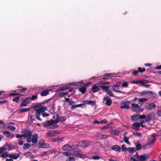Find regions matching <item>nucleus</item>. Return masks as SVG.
I'll return each mask as SVG.
<instances>
[{"instance_id":"4c0bfd02","label":"nucleus","mask_w":161,"mask_h":161,"mask_svg":"<svg viewBox=\"0 0 161 161\" xmlns=\"http://www.w3.org/2000/svg\"><path fill=\"white\" fill-rule=\"evenodd\" d=\"M20 98L19 96L15 97L13 99V101L17 103H18L19 102V99Z\"/></svg>"},{"instance_id":"4be33fe9","label":"nucleus","mask_w":161,"mask_h":161,"mask_svg":"<svg viewBox=\"0 0 161 161\" xmlns=\"http://www.w3.org/2000/svg\"><path fill=\"white\" fill-rule=\"evenodd\" d=\"M111 149L115 151L119 152L121 150V148L118 145H115L112 147Z\"/></svg>"},{"instance_id":"39448f33","label":"nucleus","mask_w":161,"mask_h":161,"mask_svg":"<svg viewBox=\"0 0 161 161\" xmlns=\"http://www.w3.org/2000/svg\"><path fill=\"white\" fill-rule=\"evenodd\" d=\"M74 147V145H70L69 144H67L64 145L62 147V148L65 151H69L72 149Z\"/></svg>"},{"instance_id":"ea45409f","label":"nucleus","mask_w":161,"mask_h":161,"mask_svg":"<svg viewBox=\"0 0 161 161\" xmlns=\"http://www.w3.org/2000/svg\"><path fill=\"white\" fill-rule=\"evenodd\" d=\"M156 140V139L155 137H154L151 139L149 140L148 143L150 145L151 144L153 143Z\"/></svg>"},{"instance_id":"b1692460","label":"nucleus","mask_w":161,"mask_h":161,"mask_svg":"<svg viewBox=\"0 0 161 161\" xmlns=\"http://www.w3.org/2000/svg\"><path fill=\"white\" fill-rule=\"evenodd\" d=\"M17 88H19L17 91H19L21 92H24L27 90V88L26 87H24L20 86H17Z\"/></svg>"},{"instance_id":"f8f14e48","label":"nucleus","mask_w":161,"mask_h":161,"mask_svg":"<svg viewBox=\"0 0 161 161\" xmlns=\"http://www.w3.org/2000/svg\"><path fill=\"white\" fill-rule=\"evenodd\" d=\"M86 104H89L92 106H95L96 104V102L95 101H88L85 100L82 102Z\"/></svg>"},{"instance_id":"72a5a7b5","label":"nucleus","mask_w":161,"mask_h":161,"mask_svg":"<svg viewBox=\"0 0 161 161\" xmlns=\"http://www.w3.org/2000/svg\"><path fill=\"white\" fill-rule=\"evenodd\" d=\"M147 100V99L145 98H139L138 99V103H141L146 102Z\"/></svg>"},{"instance_id":"79ce46f5","label":"nucleus","mask_w":161,"mask_h":161,"mask_svg":"<svg viewBox=\"0 0 161 161\" xmlns=\"http://www.w3.org/2000/svg\"><path fill=\"white\" fill-rule=\"evenodd\" d=\"M31 146L29 143L25 144L23 146V148L24 149H27Z\"/></svg>"},{"instance_id":"774afa93","label":"nucleus","mask_w":161,"mask_h":161,"mask_svg":"<svg viewBox=\"0 0 161 161\" xmlns=\"http://www.w3.org/2000/svg\"><path fill=\"white\" fill-rule=\"evenodd\" d=\"M128 85V83L126 82H124L122 84V86H123L124 87H126Z\"/></svg>"},{"instance_id":"f704fd0d","label":"nucleus","mask_w":161,"mask_h":161,"mask_svg":"<svg viewBox=\"0 0 161 161\" xmlns=\"http://www.w3.org/2000/svg\"><path fill=\"white\" fill-rule=\"evenodd\" d=\"M99 84L106 85L110 83L109 82H105L103 81L100 80L98 82Z\"/></svg>"},{"instance_id":"e2e57ef3","label":"nucleus","mask_w":161,"mask_h":161,"mask_svg":"<svg viewBox=\"0 0 161 161\" xmlns=\"http://www.w3.org/2000/svg\"><path fill=\"white\" fill-rule=\"evenodd\" d=\"M49 115V114H47L44 111V112H42V116L44 117H46L47 116H48Z\"/></svg>"},{"instance_id":"dca6fc26","label":"nucleus","mask_w":161,"mask_h":161,"mask_svg":"<svg viewBox=\"0 0 161 161\" xmlns=\"http://www.w3.org/2000/svg\"><path fill=\"white\" fill-rule=\"evenodd\" d=\"M150 157L148 155H142L140 156V157L139 158V161H145L148 159Z\"/></svg>"},{"instance_id":"052dcab7","label":"nucleus","mask_w":161,"mask_h":161,"mask_svg":"<svg viewBox=\"0 0 161 161\" xmlns=\"http://www.w3.org/2000/svg\"><path fill=\"white\" fill-rule=\"evenodd\" d=\"M37 98V95H33L32 96V97L31 98V99L32 100H35Z\"/></svg>"},{"instance_id":"9b49d317","label":"nucleus","mask_w":161,"mask_h":161,"mask_svg":"<svg viewBox=\"0 0 161 161\" xmlns=\"http://www.w3.org/2000/svg\"><path fill=\"white\" fill-rule=\"evenodd\" d=\"M99 86H97L96 84L93 85L92 89V91L93 92H98L100 90Z\"/></svg>"},{"instance_id":"6ab92c4d","label":"nucleus","mask_w":161,"mask_h":161,"mask_svg":"<svg viewBox=\"0 0 161 161\" xmlns=\"http://www.w3.org/2000/svg\"><path fill=\"white\" fill-rule=\"evenodd\" d=\"M54 121L53 120H47L46 121V123H44L43 125V126L45 127H47L52 125L53 124V122Z\"/></svg>"},{"instance_id":"c9c22d12","label":"nucleus","mask_w":161,"mask_h":161,"mask_svg":"<svg viewBox=\"0 0 161 161\" xmlns=\"http://www.w3.org/2000/svg\"><path fill=\"white\" fill-rule=\"evenodd\" d=\"M20 153L19 152V153L15 154L13 155V158L14 159H17L20 155Z\"/></svg>"},{"instance_id":"de8ad7c7","label":"nucleus","mask_w":161,"mask_h":161,"mask_svg":"<svg viewBox=\"0 0 161 161\" xmlns=\"http://www.w3.org/2000/svg\"><path fill=\"white\" fill-rule=\"evenodd\" d=\"M145 69L144 68L142 69L141 67H139L138 68V72L139 73H142L144 72L145 71Z\"/></svg>"},{"instance_id":"338daca9","label":"nucleus","mask_w":161,"mask_h":161,"mask_svg":"<svg viewBox=\"0 0 161 161\" xmlns=\"http://www.w3.org/2000/svg\"><path fill=\"white\" fill-rule=\"evenodd\" d=\"M75 160L74 158V157H69V160H67L66 161H75Z\"/></svg>"},{"instance_id":"603ef678","label":"nucleus","mask_w":161,"mask_h":161,"mask_svg":"<svg viewBox=\"0 0 161 161\" xmlns=\"http://www.w3.org/2000/svg\"><path fill=\"white\" fill-rule=\"evenodd\" d=\"M48 153L47 151L42 152L41 153L40 156L43 157L46 155Z\"/></svg>"},{"instance_id":"0eeeda50","label":"nucleus","mask_w":161,"mask_h":161,"mask_svg":"<svg viewBox=\"0 0 161 161\" xmlns=\"http://www.w3.org/2000/svg\"><path fill=\"white\" fill-rule=\"evenodd\" d=\"M58 132L57 130H53L52 131H49L47 133L48 136H56Z\"/></svg>"},{"instance_id":"aec40b11","label":"nucleus","mask_w":161,"mask_h":161,"mask_svg":"<svg viewBox=\"0 0 161 161\" xmlns=\"http://www.w3.org/2000/svg\"><path fill=\"white\" fill-rule=\"evenodd\" d=\"M42 112H43L41 111H36L35 114L36 119L41 121H42V119L40 118V116L41 115V114H42Z\"/></svg>"},{"instance_id":"ddd939ff","label":"nucleus","mask_w":161,"mask_h":161,"mask_svg":"<svg viewBox=\"0 0 161 161\" xmlns=\"http://www.w3.org/2000/svg\"><path fill=\"white\" fill-rule=\"evenodd\" d=\"M83 85V86L82 87L80 88L79 89V91L81 92L82 94H84L85 93L86 90V87L89 84H84Z\"/></svg>"},{"instance_id":"cd10ccee","label":"nucleus","mask_w":161,"mask_h":161,"mask_svg":"<svg viewBox=\"0 0 161 161\" xmlns=\"http://www.w3.org/2000/svg\"><path fill=\"white\" fill-rule=\"evenodd\" d=\"M100 87L105 92H107L109 90V88L108 86H100Z\"/></svg>"},{"instance_id":"e433bc0d","label":"nucleus","mask_w":161,"mask_h":161,"mask_svg":"<svg viewBox=\"0 0 161 161\" xmlns=\"http://www.w3.org/2000/svg\"><path fill=\"white\" fill-rule=\"evenodd\" d=\"M130 107L129 105L127 104H125L123 105L120 106V108L122 109H128Z\"/></svg>"},{"instance_id":"20e7f679","label":"nucleus","mask_w":161,"mask_h":161,"mask_svg":"<svg viewBox=\"0 0 161 161\" xmlns=\"http://www.w3.org/2000/svg\"><path fill=\"white\" fill-rule=\"evenodd\" d=\"M103 102L105 101V104L108 106H111L112 102V100L108 96L104 97L103 99Z\"/></svg>"},{"instance_id":"9d476101","label":"nucleus","mask_w":161,"mask_h":161,"mask_svg":"<svg viewBox=\"0 0 161 161\" xmlns=\"http://www.w3.org/2000/svg\"><path fill=\"white\" fill-rule=\"evenodd\" d=\"M152 94L153 95V97H155V96H156V95L155 94V92H154L152 91H143L142 92H141V95H142L144 94Z\"/></svg>"},{"instance_id":"1a4fd4ad","label":"nucleus","mask_w":161,"mask_h":161,"mask_svg":"<svg viewBox=\"0 0 161 161\" xmlns=\"http://www.w3.org/2000/svg\"><path fill=\"white\" fill-rule=\"evenodd\" d=\"M119 87L118 85H114L113 87V90L119 93H120L123 94H125V92H122L119 90Z\"/></svg>"},{"instance_id":"bb28decb","label":"nucleus","mask_w":161,"mask_h":161,"mask_svg":"<svg viewBox=\"0 0 161 161\" xmlns=\"http://www.w3.org/2000/svg\"><path fill=\"white\" fill-rule=\"evenodd\" d=\"M49 90H45L43 91L41 93V95L42 96H47L49 94Z\"/></svg>"},{"instance_id":"5fc2aeb1","label":"nucleus","mask_w":161,"mask_h":161,"mask_svg":"<svg viewBox=\"0 0 161 161\" xmlns=\"http://www.w3.org/2000/svg\"><path fill=\"white\" fill-rule=\"evenodd\" d=\"M68 94V92H61L59 94V95L61 97H63V96L65 95H67Z\"/></svg>"},{"instance_id":"a18cd8bd","label":"nucleus","mask_w":161,"mask_h":161,"mask_svg":"<svg viewBox=\"0 0 161 161\" xmlns=\"http://www.w3.org/2000/svg\"><path fill=\"white\" fill-rule=\"evenodd\" d=\"M7 128L10 130H14L16 129V128L15 127L11 126L10 125H8Z\"/></svg>"},{"instance_id":"473e14b6","label":"nucleus","mask_w":161,"mask_h":161,"mask_svg":"<svg viewBox=\"0 0 161 161\" xmlns=\"http://www.w3.org/2000/svg\"><path fill=\"white\" fill-rule=\"evenodd\" d=\"M112 132L115 136H118L120 133L119 131L118 130H113Z\"/></svg>"},{"instance_id":"69168bd1","label":"nucleus","mask_w":161,"mask_h":161,"mask_svg":"<svg viewBox=\"0 0 161 161\" xmlns=\"http://www.w3.org/2000/svg\"><path fill=\"white\" fill-rule=\"evenodd\" d=\"M78 157L80 158H86L87 157V156L86 155H83V154H80L79 155V156Z\"/></svg>"},{"instance_id":"bf43d9fd","label":"nucleus","mask_w":161,"mask_h":161,"mask_svg":"<svg viewBox=\"0 0 161 161\" xmlns=\"http://www.w3.org/2000/svg\"><path fill=\"white\" fill-rule=\"evenodd\" d=\"M131 106L132 107L135 108H138L139 107V106L138 104L135 103H132L131 104Z\"/></svg>"},{"instance_id":"6e6d98bb","label":"nucleus","mask_w":161,"mask_h":161,"mask_svg":"<svg viewBox=\"0 0 161 161\" xmlns=\"http://www.w3.org/2000/svg\"><path fill=\"white\" fill-rule=\"evenodd\" d=\"M124 141L127 144H129L130 143V142L129 141L128 138L127 137H126L124 136Z\"/></svg>"},{"instance_id":"c03bdc74","label":"nucleus","mask_w":161,"mask_h":161,"mask_svg":"<svg viewBox=\"0 0 161 161\" xmlns=\"http://www.w3.org/2000/svg\"><path fill=\"white\" fill-rule=\"evenodd\" d=\"M150 147V145L147 143L143 146V148L144 149H146L149 148Z\"/></svg>"},{"instance_id":"864d4df0","label":"nucleus","mask_w":161,"mask_h":161,"mask_svg":"<svg viewBox=\"0 0 161 161\" xmlns=\"http://www.w3.org/2000/svg\"><path fill=\"white\" fill-rule=\"evenodd\" d=\"M24 100L25 101L27 104H28L30 103L31 102V100L30 98H26Z\"/></svg>"},{"instance_id":"a19ab883","label":"nucleus","mask_w":161,"mask_h":161,"mask_svg":"<svg viewBox=\"0 0 161 161\" xmlns=\"http://www.w3.org/2000/svg\"><path fill=\"white\" fill-rule=\"evenodd\" d=\"M128 149L129 152L130 153H132L136 151V149L135 147H129L128 148Z\"/></svg>"},{"instance_id":"4d7b16f0","label":"nucleus","mask_w":161,"mask_h":161,"mask_svg":"<svg viewBox=\"0 0 161 161\" xmlns=\"http://www.w3.org/2000/svg\"><path fill=\"white\" fill-rule=\"evenodd\" d=\"M91 158L94 160H98L100 158V156L96 155L92 156L91 157Z\"/></svg>"},{"instance_id":"f03ea898","label":"nucleus","mask_w":161,"mask_h":161,"mask_svg":"<svg viewBox=\"0 0 161 161\" xmlns=\"http://www.w3.org/2000/svg\"><path fill=\"white\" fill-rule=\"evenodd\" d=\"M34 108L36 111L44 112L47 111V108L46 107H43L41 104H39L37 105H35Z\"/></svg>"},{"instance_id":"7ed1b4c3","label":"nucleus","mask_w":161,"mask_h":161,"mask_svg":"<svg viewBox=\"0 0 161 161\" xmlns=\"http://www.w3.org/2000/svg\"><path fill=\"white\" fill-rule=\"evenodd\" d=\"M56 119L55 120V122L57 123H58L59 122H64L65 121L67 118L65 116H62L60 117L59 115L57 114L56 115Z\"/></svg>"},{"instance_id":"393cba45","label":"nucleus","mask_w":161,"mask_h":161,"mask_svg":"<svg viewBox=\"0 0 161 161\" xmlns=\"http://www.w3.org/2000/svg\"><path fill=\"white\" fill-rule=\"evenodd\" d=\"M69 86H71L72 85L75 86L76 85H83V84H84V83H83L82 81H80V82H78L77 84L75 82H72L69 83Z\"/></svg>"},{"instance_id":"6e6552de","label":"nucleus","mask_w":161,"mask_h":161,"mask_svg":"<svg viewBox=\"0 0 161 161\" xmlns=\"http://www.w3.org/2000/svg\"><path fill=\"white\" fill-rule=\"evenodd\" d=\"M133 128L136 130H138L140 126V123L138 122H136L132 124Z\"/></svg>"},{"instance_id":"7c9ffc66","label":"nucleus","mask_w":161,"mask_h":161,"mask_svg":"<svg viewBox=\"0 0 161 161\" xmlns=\"http://www.w3.org/2000/svg\"><path fill=\"white\" fill-rule=\"evenodd\" d=\"M8 153L7 152H4L3 153H1L0 154V157H3L4 158H7L8 157Z\"/></svg>"},{"instance_id":"423d86ee","label":"nucleus","mask_w":161,"mask_h":161,"mask_svg":"<svg viewBox=\"0 0 161 161\" xmlns=\"http://www.w3.org/2000/svg\"><path fill=\"white\" fill-rule=\"evenodd\" d=\"M112 75L111 73L107 74L105 73L104 75L101 76L100 80H107L110 79L111 77V75Z\"/></svg>"},{"instance_id":"680f3d73","label":"nucleus","mask_w":161,"mask_h":161,"mask_svg":"<svg viewBox=\"0 0 161 161\" xmlns=\"http://www.w3.org/2000/svg\"><path fill=\"white\" fill-rule=\"evenodd\" d=\"M60 139L59 137H56L51 139V140L53 142H56L57 141H59Z\"/></svg>"},{"instance_id":"a211bd4d","label":"nucleus","mask_w":161,"mask_h":161,"mask_svg":"<svg viewBox=\"0 0 161 161\" xmlns=\"http://www.w3.org/2000/svg\"><path fill=\"white\" fill-rule=\"evenodd\" d=\"M31 132L30 130H26L24 132V134L23 135L24 137H25V138L31 137Z\"/></svg>"},{"instance_id":"37998d69","label":"nucleus","mask_w":161,"mask_h":161,"mask_svg":"<svg viewBox=\"0 0 161 161\" xmlns=\"http://www.w3.org/2000/svg\"><path fill=\"white\" fill-rule=\"evenodd\" d=\"M136 150H139L140 149H141L142 148V146L141 144L140 143H138L136 145Z\"/></svg>"},{"instance_id":"49530a36","label":"nucleus","mask_w":161,"mask_h":161,"mask_svg":"<svg viewBox=\"0 0 161 161\" xmlns=\"http://www.w3.org/2000/svg\"><path fill=\"white\" fill-rule=\"evenodd\" d=\"M27 104V103H26L25 101L24 100L21 102V103L20 104V107H25V106H26Z\"/></svg>"},{"instance_id":"0e129e2a","label":"nucleus","mask_w":161,"mask_h":161,"mask_svg":"<svg viewBox=\"0 0 161 161\" xmlns=\"http://www.w3.org/2000/svg\"><path fill=\"white\" fill-rule=\"evenodd\" d=\"M69 86V84H65L63 86V87L65 90L68 89Z\"/></svg>"},{"instance_id":"3c124183","label":"nucleus","mask_w":161,"mask_h":161,"mask_svg":"<svg viewBox=\"0 0 161 161\" xmlns=\"http://www.w3.org/2000/svg\"><path fill=\"white\" fill-rule=\"evenodd\" d=\"M108 136V135H107L106 134H103V135H101V139H103L106 138H107Z\"/></svg>"},{"instance_id":"2eb2a0df","label":"nucleus","mask_w":161,"mask_h":161,"mask_svg":"<svg viewBox=\"0 0 161 161\" xmlns=\"http://www.w3.org/2000/svg\"><path fill=\"white\" fill-rule=\"evenodd\" d=\"M4 147H6L7 149L8 150H10L12 149H14L15 148V146L14 145L8 143H6L4 145Z\"/></svg>"},{"instance_id":"2f4dec72","label":"nucleus","mask_w":161,"mask_h":161,"mask_svg":"<svg viewBox=\"0 0 161 161\" xmlns=\"http://www.w3.org/2000/svg\"><path fill=\"white\" fill-rule=\"evenodd\" d=\"M30 110V108H23L21 110H19V113H23L24 112H27V111H29Z\"/></svg>"},{"instance_id":"4468645a","label":"nucleus","mask_w":161,"mask_h":161,"mask_svg":"<svg viewBox=\"0 0 161 161\" xmlns=\"http://www.w3.org/2000/svg\"><path fill=\"white\" fill-rule=\"evenodd\" d=\"M156 107V105L154 103H151L146 106V108L147 110H150L153 109Z\"/></svg>"},{"instance_id":"f3484780","label":"nucleus","mask_w":161,"mask_h":161,"mask_svg":"<svg viewBox=\"0 0 161 161\" xmlns=\"http://www.w3.org/2000/svg\"><path fill=\"white\" fill-rule=\"evenodd\" d=\"M33 138L31 140V142L33 143H36L38 141V134L35 133L33 135Z\"/></svg>"},{"instance_id":"5701e85b","label":"nucleus","mask_w":161,"mask_h":161,"mask_svg":"<svg viewBox=\"0 0 161 161\" xmlns=\"http://www.w3.org/2000/svg\"><path fill=\"white\" fill-rule=\"evenodd\" d=\"M23 155L26 158L29 157L30 158H32L33 157V155L30 152L25 153H24Z\"/></svg>"},{"instance_id":"8fccbe9b","label":"nucleus","mask_w":161,"mask_h":161,"mask_svg":"<svg viewBox=\"0 0 161 161\" xmlns=\"http://www.w3.org/2000/svg\"><path fill=\"white\" fill-rule=\"evenodd\" d=\"M138 73L139 72L138 70H134L132 71L131 73L133 75L136 76L138 75Z\"/></svg>"},{"instance_id":"412c9836","label":"nucleus","mask_w":161,"mask_h":161,"mask_svg":"<svg viewBox=\"0 0 161 161\" xmlns=\"http://www.w3.org/2000/svg\"><path fill=\"white\" fill-rule=\"evenodd\" d=\"M39 146L38 147H42V148H48L50 147V145L48 143H39Z\"/></svg>"},{"instance_id":"f257e3e1","label":"nucleus","mask_w":161,"mask_h":161,"mask_svg":"<svg viewBox=\"0 0 161 161\" xmlns=\"http://www.w3.org/2000/svg\"><path fill=\"white\" fill-rule=\"evenodd\" d=\"M93 142L90 141H81L80 142V146L83 148L89 146H91Z\"/></svg>"},{"instance_id":"09e8293b","label":"nucleus","mask_w":161,"mask_h":161,"mask_svg":"<svg viewBox=\"0 0 161 161\" xmlns=\"http://www.w3.org/2000/svg\"><path fill=\"white\" fill-rule=\"evenodd\" d=\"M107 94L109 96L114 97L113 92L111 90H108L107 91Z\"/></svg>"},{"instance_id":"c756f323","label":"nucleus","mask_w":161,"mask_h":161,"mask_svg":"<svg viewBox=\"0 0 161 161\" xmlns=\"http://www.w3.org/2000/svg\"><path fill=\"white\" fill-rule=\"evenodd\" d=\"M131 83L132 84H136V85H138L140 84H142V85H144V82L143 81H132Z\"/></svg>"},{"instance_id":"13d9d810","label":"nucleus","mask_w":161,"mask_h":161,"mask_svg":"<svg viewBox=\"0 0 161 161\" xmlns=\"http://www.w3.org/2000/svg\"><path fill=\"white\" fill-rule=\"evenodd\" d=\"M147 119L145 120V121L146 122H147L148 121L151 120L152 119V118L150 115H148L147 117Z\"/></svg>"},{"instance_id":"c85d7f7f","label":"nucleus","mask_w":161,"mask_h":161,"mask_svg":"<svg viewBox=\"0 0 161 161\" xmlns=\"http://www.w3.org/2000/svg\"><path fill=\"white\" fill-rule=\"evenodd\" d=\"M132 120L134 121H136L139 119L138 117V115H132L131 117Z\"/></svg>"},{"instance_id":"a878e982","label":"nucleus","mask_w":161,"mask_h":161,"mask_svg":"<svg viewBox=\"0 0 161 161\" xmlns=\"http://www.w3.org/2000/svg\"><path fill=\"white\" fill-rule=\"evenodd\" d=\"M54 121L53 122V124H52V126L49 127V128L53 129L57 128L58 127V125L57 124L58 123H57L55 122V120H53Z\"/></svg>"},{"instance_id":"58836bf2","label":"nucleus","mask_w":161,"mask_h":161,"mask_svg":"<svg viewBox=\"0 0 161 161\" xmlns=\"http://www.w3.org/2000/svg\"><path fill=\"white\" fill-rule=\"evenodd\" d=\"M3 134L4 135H7V137H8L10 135V133L8 131H3Z\"/></svg>"}]
</instances>
